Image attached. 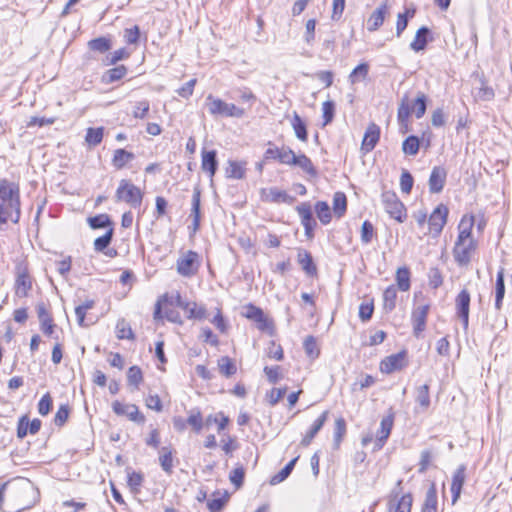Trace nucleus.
<instances>
[{"label": "nucleus", "instance_id": "3", "mask_svg": "<svg viewBox=\"0 0 512 512\" xmlns=\"http://www.w3.org/2000/svg\"><path fill=\"white\" fill-rule=\"evenodd\" d=\"M427 108V96L423 92H418L416 99L411 106L408 95L405 94L400 101L397 113V119L401 126L408 124L409 117L414 112L417 119L424 116Z\"/></svg>", "mask_w": 512, "mask_h": 512}, {"label": "nucleus", "instance_id": "44", "mask_svg": "<svg viewBox=\"0 0 512 512\" xmlns=\"http://www.w3.org/2000/svg\"><path fill=\"white\" fill-rule=\"evenodd\" d=\"M127 73V68L124 65H118L114 68L109 69L105 75L104 80L106 83H113L122 79Z\"/></svg>", "mask_w": 512, "mask_h": 512}, {"label": "nucleus", "instance_id": "13", "mask_svg": "<svg viewBox=\"0 0 512 512\" xmlns=\"http://www.w3.org/2000/svg\"><path fill=\"white\" fill-rule=\"evenodd\" d=\"M242 315L256 323L257 328L265 331L270 327V321L264 314L263 310L253 304L244 306Z\"/></svg>", "mask_w": 512, "mask_h": 512}, {"label": "nucleus", "instance_id": "32", "mask_svg": "<svg viewBox=\"0 0 512 512\" xmlns=\"http://www.w3.org/2000/svg\"><path fill=\"white\" fill-rule=\"evenodd\" d=\"M397 288L395 285H390L383 292V309L386 312H391L396 307Z\"/></svg>", "mask_w": 512, "mask_h": 512}, {"label": "nucleus", "instance_id": "49", "mask_svg": "<svg viewBox=\"0 0 512 512\" xmlns=\"http://www.w3.org/2000/svg\"><path fill=\"white\" fill-rule=\"evenodd\" d=\"M369 72V65L361 63L356 66L349 75V80L352 84L358 82L360 79H365Z\"/></svg>", "mask_w": 512, "mask_h": 512}, {"label": "nucleus", "instance_id": "17", "mask_svg": "<svg viewBox=\"0 0 512 512\" xmlns=\"http://www.w3.org/2000/svg\"><path fill=\"white\" fill-rule=\"evenodd\" d=\"M429 308V304L420 305L412 312L413 332L417 337L425 330Z\"/></svg>", "mask_w": 512, "mask_h": 512}, {"label": "nucleus", "instance_id": "41", "mask_svg": "<svg viewBox=\"0 0 512 512\" xmlns=\"http://www.w3.org/2000/svg\"><path fill=\"white\" fill-rule=\"evenodd\" d=\"M296 137L301 141H307L306 124L301 117L295 112L291 121Z\"/></svg>", "mask_w": 512, "mask_h": 512}, {"label": "nucleus", "instance_id": "21", "mask_svg": "<svg viewBox=\"0 0 512 512\" xmlns=\"http://www.w3.org/2000/svg\"><path fill=\"white\" fill-rule=\"evenodd\" d=\"M388 14V5L387 3H382L369 17L367 21V29L370 32H374L378 30L384 20L386 15Z\"/></svg>", "mask_w": 512, "mask_h": 512}, {"label": "nucleus", "instance_id": "60", "mask_svg": "<svg viewBox=\"0 0 512 512\" xmlns=\"http://www.w3.org/2000/svg\"><path fill=\"white\" fill-rule=\"evenodd\" d=\"M295 157H296L295 153L290 148H288V147L280 148V152L278 155V161L280 163L286 164V165H293V163L295 162Z\"/></svg>", "mask_w": 512, "mask_h": 512}, {"label": "nucleus", "instance_id": "45", "mask_svg": "<svg viewBox=\"0 0 512 512\" xmlns=\"http://www.w3.org/2000/svg\"><path fill=\"white\" fill-rule=\"evenodd\" d=\"M116 334L119 339H134V333L129 325V323L124 320L120 319L116 324Z\"/></svg>", "mask_w": 512, "mask_h": 512}, {"label": "nucleus", "instance_id": "36", "mask_svg": "<svg viewBox=\"0 0 512 512\" xmlns=\"http://www.w3.org/2000/svg\"><path fill=\"white\" fill-rule=\"evenodd\" d=\"M218 369L219 372L226 378L231 377L237 371L235 363L228 356H223L218 359Z\"/></svg>", "mask_w": 512, "mask_h": 512}, {"label": "nucleus", "instance_id": "18", "mask_svg": "<svg viewBox=\"0 0 512 512\" xmlns=\"http://www.w3.org/2000/svg\"><path fill=\"white\" fill-rule=\"evenodd\" d=\"M380 138V128L375 123H371L364 134L361 150L364 153H369L374 149Z\"/></svg>", "mask_w": 512, "mask_h": 512}, {"label": "nucleus", "instance_id": "15", "mask_svg": "<svg viewBox=\"0 0 512 512\" xmlns=\"http://www.w3.org/2000/svg\"><path fill=\"white\" fill-rule=\"evenodd\" d=\"M447 216L448 208L443 204L438 205L428 220L430 231L436 235L440 234L447 222Z\"/></svg>", "mask_w": 512, "mask_h": 512}, {"label": "nucleus", "instance_id": "61", "mask_svg": "<svg viewBox=\"0 0 512 512\" xmlns=\"http://www.w3.org/2000/svg\"><path fill=\"white\" fill-rule=\"evenodd\" d=\"M413 183H414V180H413V177L410 174V172L404 170L402 172L401 178H400L401 191L405 194H409L412 190Z\"/></svg>", "mask_w": 512, "mask_h": 512}, {"label": "nucleus", "instance_id": "39", "mask_svg": "<svg viewBox=\"0 0 512 512\" xmlns=\"http://www.w3.org/2000/svg\"><path fill=\"white\" fill-rule=\"evenodd\" d=\"M397 287L401 291H408L410 289V271L406 267L397 269L396 272Z\"/></svg>", "mask_w": 512, "mask_h": 512}, {"label": "nucleus", "instance_id": "59", "mask_svg": "<svg viewBox=\"0 0 512 512\" xmlns=\"http://www.w3.org/2000/svg\"><path fill=\"white\" fill-rule=\"evenodd\" d=\"M142 379V371L138 366H132L129 368L127 373V380L130 385L138 387Z\"/></svg>", "mask_w": 512, "mask_h": 512}, {"label": "nucleus", "instance_id": "24", "mask_svg": "<svg viewBox=\"0 0 512 512\" xmlns=\"http://www.w3.org/2000/svg\"><path fill=\"white\" fill-rule=\"evenodd\" d=\"M328 414L329 412L328 411H324L315 421L314 423L312 424L311 428L309 429V431L306 433V435L303 437V439L301 440V445L302 446H305L307 447L308 445H310V443L312 442V440L314 439V437L317 435V433L322 429V427L324 426L325 422L327 421V418H328Z\"/></svg>", "mask_w": 512, "mask_h": 512}, {"label": "nucleus", "instance_id": "31", "mask_svg": "<svg viewBox=\"0 0 512 512\" xmlns=\"http://www.w3.org/2000/svg\"><path fill=\"white\" fill-rule=\"evenodd\" d=\"M298 263L302 269L309 275L316 273V266L313 263L311 254L303 249H300L297 255Z\"/></svg>", "mask_w": 512, "mask_h": 512}, {"label": "nucleus", "instance_id": "33", "mask_svg": "<svg viewBox=\"0 0 512 512\" xmlns=\"http://www.w3.org/2000/svg\"><path fill=\"white\" fill-rule=\"evenodd\" d=\"M134 154L125 149H117L114 151L112 164L116 169H122L124 166L134 159Z\"/></svg>", "mask_w": 512, "mask_h": 512}, {"label": "nucleus", "instance_id": "28", "mask_svg": "<svg viewBox=\"0 0 512 512\" xmlns=\"http://www.w3.org/2000/svg\"><path fill=\"white\" fill-rule=\"evenodd\" d=\"M437 491L435 484L432 483L429 489L426 492L425 500L422 505L421 512H437Z\"/></svg>", "mask_w": 512, "mask_h": 512}, {"label": "nucleus", "instance_id": "47", "mask_svg": "<svg viewBox=\"0 0 512 512\" xmlns=\"http://www.w3.org/2000/svg\"><path fill=\"white\" fill-rule=\"evenodd\" d=\"M419 146V139L416 136H409L404 140L402 150L405 154L413 156L418 153Z\"/></svg>", "mask_w": 512, "mask_h": 512}, {"label": "nucleus", "instance_id": "42", "mask_svg": "<svg viewBox=\"0 0 512 512\" xmlns=\"http://www.w3.org/2000/svg\"><path fill=\"white\" fill-rule=\"evenodd\" d=\"M293 165L299 166L310 176L315 177L317 175V170L315 169L312 161L304 154L296 155Z\"/></svg>", "mask_w": 512, "mask_h": 512}, {"label": "nucleus", "instance_id": "58", "mask_svg": "<svg viewBox=\"0 0 512 512\" xmlns=\"http://www.w3.org/2000/svg\"><path fill=\"white\" fill-rule=\"evenodd\" d=\"M322 112H323V119L324 123L323 125H327L330 122H332L335 114V103L331 100H327L322 105Z\"/></svg>", "mask_w": 512, "mask_h": 512}, {"label": "nucleus", "instance_id": "51", "mask_svg": "<svg viewBox=\"0 0 512 512\" xmlns=\"http://www.w3.org/2000/svg\"><path fill=\"white\" fill-rule=\"evenodd\" d=\"M113 237V228H109L107 232L95 239L94 249L98 252H103L111 243Z\"/></svg>", "mask_w": 512, "mask_h": 512}, {"label": "nucleus", "instance_id": "7", "mask_svg": "<svg viewBox=\"0 0 512 512\" xmlns=\"http://www.w3.org/2000/svg\"><path fill=\"white\" fill-rule=\"evenodd\" d=\"M199 265V255L189 250L177 260V272L181 276L191 277L197 273Z\"/></svg>", "mask_w": 512, "mask_h": 512}, {"label": "nucleus", "instance_id": "26", "mask_svg": "<svg viewBox=\"0 0 512 512\" xmlns=\"http://www.w3.org/2000/svg\"><path fill=\"white\" fill-rule=\"evenodd\" d=\"M504 272L505 269L501 267L496 276L495 283V308L500 310L502 307L503 298L505 295V283H504Z\"/></svg>", "mask_w": 512, "mask_h": 512}, {"label": "nucleus", "instance_id": "19", "mask_svg": "<svg viewBox=\"0 0 512 512\" xmlns=\"http://www.w3.org/2000/svg\"><path fill=\"white\" fill-rule=\"evenodd\" d=\"M201 158V169L207 173L209 178L212 180L218 168L216 150H202Z\"/></svg>", "mask_w": 512, "mask_h": 512}, {"label": "nucleus", "instance_id": "25", "mask_svg": "<svg viewBox=\"0 0 512 512\" xmlns=\"http://www.w3.org/2000/svg\"><path fill=\"white\" fill-rule=\"evenodd\" d=\"M200 198L201 192L198 187H195L192 195V203H191V213L190 217H192V227L193 230H198L200 226Z\"/></svg>", "mask_w": 512, "mask_h": 512}, {"label": "nucleus", "instance_id": "23", "mask_svg": "<svg viewBox=\"0 0 512 512\" xmlns=\"http://www.w3.org/2000/svg\"><path fill=\"white\" fill-rule=\"evenodd\" d=\"M446 171L441 167H434L429 178V189L432 193H439L444 187Z\"/></svg>", "mask_w": 512, "mask_h": 512}, {"label": "nucleus", "instance_id": "12", "mask_svg": "<svg viewBox=\"0 0 512 512\" xmlns=\"http://www.w3.org/2000/svg\"><path fill=\"white\" fill-rule=\"evenodd\" d=\"M406 352L401 351L384 358L380 363V371L385 374H391L406 367Z\"/></svg>", "mask_w": 512, "mask_h": 512}, {"label": "nucleus", "instance_id": "57", "mask_svg": "<svg viewBox=\"0 0 512 512\" xmlns=\"http://www.w3.org/2000/svg\"><path fill=\"white\" fill-rule=\"evenodd\" d=\"M296 211L301 219V224L314 220L312 209L309 203H301L296 207Z\"/></svg>", "mask_w": 512, "mask_h": 512}, {"label": "nucleus", "instance_id": "16", "mask_svg": "<svg viewBox=\"0 0 512 512\" xmlns=\"http://www.w3.org/2000/svg\"><path fill=\"white\" fill-rule=\"evenodd\" d=\"M394 423V415L389 414L382 418L380 422V429L376 434L375 450H380L386 443L390 436Z\"/></svg>", "mask_w": 512, "mask_h": 512}, {"label": "nucleus", "instance_id": "34", "mask_svg": "<svg viewBox=\"0 0 512 512\" xmlns=\"http://www.w3.org/2000/svg\"><path fill=\"white\" fill-rule=\"evenodd\" d=\"M245 163L229 160L228 167L225 170L226 177L232 179H242L245 177Z\"/></svg>", "mask_w": 512, "mask_h": 512}, {"label": "nucleus", "instance_id": "52", "mask_svg": "<svg viewBox=\"0 0 512 512\" xmlns=\"http://www.w3.org/2000/svg\"><path fill=\"white\" fill-rule=\"evenodd\" d=\"M150 110V103L148 100H142L135 103L132 115L135 119H145Z\"/></svg>", "mask_w": 512, "mask_h": 512}, {"label": "nucleus", "instance_id": "62", "mask_svg": "<svg viewBox=\"0 0 512 512\" xmlns=\"http://www.w3.org/2000/svg\"><path fill=\"white\" fill-rule=\"evenodd\" d=\"M52 403L53 401L50 394H44L38 403V413L42 416L49 414L52 408Z\"/></svg>", "mask_w": 512, "mask_h": 512}, {"label": "nucleus", "instance_id": "1", "mask_svg": "<svg viewBox=\"0 0 512 512\" xmlns=\"http://www.w3.org/2000/svg\"><path fill=\"white\" fill-rule=\"evenodd\" d=\"M473 216H464L459 225V234L453 248V257L459 266H467L476 250L477 243L472 237Z\"/></svg>", "mask_w": 512, "mask_h": 512}, {"label": "nucleus", "instance_id": "35", "mask_svg": "<svg viewBox=\"0 0 512 512\" xmlns=\"http://www.w3.org/2000/svg\"><path fill=\"white\" fill-rule=\"evenodd\" d=\"M347 210V198L343 192H336L333 196V212L341 218Z\"/></svg>", "mask_w": 512, "mask_h": 512}, {"label": "nucleus", "instance_id": "55", "mask_svg": "<svg viewBox=\"0 0 512 512\" xmlns=\"http://www.w3.org/2000/svg\"><path fill=\"white\" fill-rule=\"evenodd\" d=\"M130 56V53L125 48H120L110 55H107L104 63L105 65H114L120 60L127 59Z\"/></svg>", "mask_w": 512, "mask_h": 512}, {"label": "nucleus", "instance_id": "37", "mask_svg": "<svg viewBox=\"0 0 512 512\" xmlns=\"http://www.w3.org/2000/svg\"><path fill=\"white\" fill-rule=\"evenodd\" d=\"M88 47L90 50L99 52V53H106L112 48V42L110 39L106 37H98L95 39H92L88 42Z\"/></svg>", "mask_w": 512, "mask_h": 512}, {"label": "nucleus", "instance_id": "48", "mask_svg": "<svg viewBox=\"0 0 512 512\" xmlns=\"http://www.w3.org/2000/svg\"><path fill=\"white\" fill-rule=\"evenodd\" d=\"M481 87L478 89L475 97L480 101H491L495 97V93L492 87L486 84V81L481 79Z\"/></svg>", "mask_w": 512, "mask_h": 512}, {"label": "nucleus", "instance_id": "53", "mask_svg": "<svg viewBox=\"0 0 512 512\" xmlns=\"http://www.w3.org/2000/svg\"><path fill=\"white\" fill-rule=\"evenodd\" d=\"M346 434V422L343 418H338L335 422L334 446L337 449Z\"/></svg>", "mask_w": 512, "mask_h": 512}, {"label": "nucleus", "instance_id": "4", "mask_svg": "<svg viewBox=\"0 0 512 512\" xmlns=\"http://www.w3.org/2000/svg\"><path fill=\"white\" fill-rule=\"evenodd\" d=\"M205 106L209 113L214 117H235L242 118L245 114V110L236 106L233 103H227L219 98L209 94L206 97Z\"/></svg>", "mask_w": 512, "mask_h": 512}, {"label": "nucleus", "instance_id": "8", "mask_svg": "<svg viewBox=\"0 0 512 512\" xmlns=\"http://www.w3.org/2000/svg\"><path fill=\"white\" fill-rule=\"evenodd\" d=\"M15 295L19 298H25L29 295L32 290V279L29 275L27 266L17 265L16 266V278H15Z\"/></svg>", "mask_w": 512, "mask_h": 512}, {"label": "nucleus", "instance_id": "10", "mask_svg": "<svg viewBox=\"0 0 512 512\" xmlns=\"http://www.w3.org/2000/svg\"><path fill=\"white\" fill-rule=\"evenodd\" d=\"M113 412L119 416H126L130 421L138 424L145 422V416L139 411L135 404H126L120 401H114L112 404Z\"/></svg>", "mask_w": 512, "mask_h": 512}, {"label": "nucleus", "instance_id": "46", "mask_svg": "<svg viewBox=\"0 0 512 512\" xmlns=\"http://www.w3.org/2000/svg\"><path fill=\"white\" fill-rule=\"evenodd\" d=\"M104 129L103 127L88 128L85 140L91 146H97L103 139Z\"/></svg>", "mask_w": 512, "mask_h": 512}, {"label": "nucleus", "instance_id": "64", "mask_svg": "<svg viewBox=\"0 0 512 512\" xmlns=\"http://www.w3.org/2000/svg\"><path fill=\"white\" fill-rule=\"evenodd\" d=\"M140 29L137 25L132 28L125 29L124 39L128 44H136L139 40Z\"/></svg>", "mask_w": 512, "mask_h": 512}, {"label": "nucleus", "instance_id": "20", "mask_svg": "<svg viewBox=\"0 0 512 512\" xmlns=\"http://www.w3.org/2000/svg\"><path fill=\"white\" fill-rule=\"evenodd\" d=\"M465 470V466L461 465L453 474L451 484L452 504H455L461 495L462 487L465 482Z\"/></svg>", "mask_w": 512, "mask_h": 512}, {"label": "nucleus", "instance_id": "43", "mask_svg": "<svg viewBox=\"0 0 512 512\" xmlns=\"http://www.w3.org/2000/svg\"><path fill=\"white\" fill-rule=\"evenodd\" d=\"M187 424L190 425L196 433H199L202 430L204 421L199 409H192L189 411Z\"/></svg>", "mask_w": 512, "mask_h": 512}, {"label": "nucleus", "instance_id": "56", "mask_svg": "<svg viewBox=\"0 0 512 512\" xmlns=\"http://www.w3.org/2000/svg\"><path fill=\"white\" fill-rule=\"evenodd\" d=\"M287 388H273L266 393V399L271 406H275L286 394Z\"/></svg>", "mask_w": 512, "mask_h": 512}, {"label": "nucleus", "instance_id": "5", "mask_svg": "<svg viewBox=\"0 0 512 512\" xmlns=\"http://www.w3.org/2000/svg\"><path fill=\"white\" fill-rule=\"evenodd\" d=\"M116 198L118 201H124L131 207H140L143 199L141 190L127 180H121L116 190Z\"/></svg>", "mask_w": 512, "mask_h": 512}, {"label": "nucleus", "instance_id": "50", "mask_svg": "<svg viewBox=\"0 0 512 512\" xmlns=\"http://www.w3.org/2000/svg\"><path fill=\"white\" fill-rule=\"evenodd\" d=\"M88 223L92 229H99L111 226L112 222L107 214H99L88 218Z\"/></svg>", "mask_w": 512, "mask_h": 512}, {"label": "nucleus", "instance_id": "29", "mask_svg": "<svg viewBox=\"0 0 512 512\" xmlns=\"http://www.w3.org/2000/svg\"><path fill=\"white\" fill-rule=\"evenodd\" d=\"M429 385L424 384L416 388L415 401L420 406L421 411H427L430 407Z\"/></svg>", "mask_w": 512, "mask_h": 512}, {"label": "nucleus", "instance_id": "14", "mask_svg": "<svg viewBox=\"0 0 512 512\" xmlns=\"http://www.w3.org/2000/svg\"><path fill=\"white\" fill-rule=\"evenodd\" d=\"M470 293L463 289L455 299L457 316L461 319L463 326L467 329L469 324Z\"/></svg>", "mask_w": 512, "mask_h": 512}, {"label": "nucleus", "instance_id": "38", "mask_svg": "<svg viewBox=\"0 0 512 512\" xmlns=\"http://www.w3.org/2000/svg\"><path fill=\"white\" fill-rule=\"evenodd\" d=\"M315 212L317 214L318 219L324 225H327L331 222V210L327 202L318 201L315 204Z\"/></svg>", "mask_w": 512, "mask_h": 512}, {"label": "nucleus", "instance_id": "6", "mask_svg": "<svg viewBox=\"0 0 512 512\" xmlns=\"http://www.w3.org/2000/svg\"><path fill=\"white\" fill-rule=\"evenodd\" d=\"M382 203L385 211L391 218L402 223L406 217L405 207L394 192L386 191L382 193Z\"/></svg>", "mask_w": 512, "mask_h": 512}, {"label": "nucleus", "instance_id": "2", "mask_svg": "<svg viewBox=\"0 0 512 512\" xmlns=\"http://www.w3.org/2000/svg\"><path fill=\"white\" fill-rule=\"evenodd\" d=\"M20 217L19 189L4 181L0 185V224L11 220L17 223Z\"/></svg>", "mask_w": 512, "mask_h": 512}, {"label": "nucleus", "instance_id": "30", "mask_svg": "<svg viewBox=\"0 0 512 512\" xmlns=\"http://www.w3.org/2000/svg\"><path fill=\"white\" fill-rule=\"evenodd\" d=\"M160 466L168 475L173 472V452L169 447H162L159 451Z\"/></svg>", "mask_w": 512, "mask_h": 512}, {"label": "nucleus", "instance_id": "40", "mask_svg": "<svg viewBox=\"0 0 512 512\" xmlns=\"http://www.w3.org/2000/svg\"><path fill=\"white\" fill-rule=\"evenodd\" d=\"M299 457H295L294 459H292L289 463H287L285 465V467L283 469H281L277 474H275L271 480H270V484L271 485H277L281 482H283L285 479L288 478V476L291 474L297 460H298Z\"/></svg>", "mask_w": 512, "mask_h": 512}, {"label": "nucleus", "instance_id": "54", "mask_svg": "<svg viewBox=\"0 0 512 512\" xmlns=\"http://www.w3.org/2000/svg\"><path fill=\"white\" fill-rule=\"evenodd\" d=\"M304 349L308 357L315 359L319 356V349L316 339L313 336H308L304 340Z\"/></svg>", "mask_w": 512, "mask_h": 512}, {"label": "nucleus", "instance_id": "11", "mask_svg": "<svg viewBox=\"0 0 512 512\" xmlns=\"http://www.w3.org/2000/svg\"><path fill=\"white\" fill-rule=\"evenodd\" d=\"M261 200L270 203H286L292 204L295 201V197L289 195L286 191L280 190L277 187L262 188L260 190Z\"/></svg>", "mask_w": 512, "mask_h": 512}, {"label": "nucleus", "instance_id": "9", "mask_svg": "<svg viewBox=\"0 0 512 512\" xmlns=\"http://www.w3.org/2000/svg\"><path fill=\"white\" fill-rule=\"evenodd\" d=\"M175 304L186 312L187 319L204 320L208 317V311L204 305L183 300L180 294H177Z\"/></svg>", "mask_w": 512, "mask_h": 512}, {"label": "nucleus", "instance_id": "22", "mask_svg": "<svg viewBox=\"0 0 512 512\" xmlns=\"http://www.w3.org/2000/svg\"><path fill=\"white\" fill-rule=\"evenodd\" d=\"M413 498L410 493L389 500L388 512H411Z\"/></svg>", "mask_w": 512, "mask_h": 512}, {"label": "nucleus", "instance_id": "63", "mask_svg": "<svg viewBox=\"0 0 512 512\" xmlns=\"http://www.w3.org/2000/svg\"><path fill=\"white\" fill-rule=\"evenodd\" d=\"M374 234V227L369 221H364L361 227V241L365 244L371 242Z\"/></svg>", "mask_w": 512, "mask_h": 512}, {"label": "nucleus", "instance_id": "27", "mask_svg": "<svg viewBox=\"0 0 512 512\" xmlns=\"http://www.w3.org/2000/svg\"><path fill=\"white\" fill-rule=\"evenodd\" d=\"M429 34H430L429 28H427L425 26L419 28L416 32L414 40L410 44V48L415 52L424 50L428 43Z\"/></svg>", "mask_w": 512, "mask_h": 512}]
</instances>
